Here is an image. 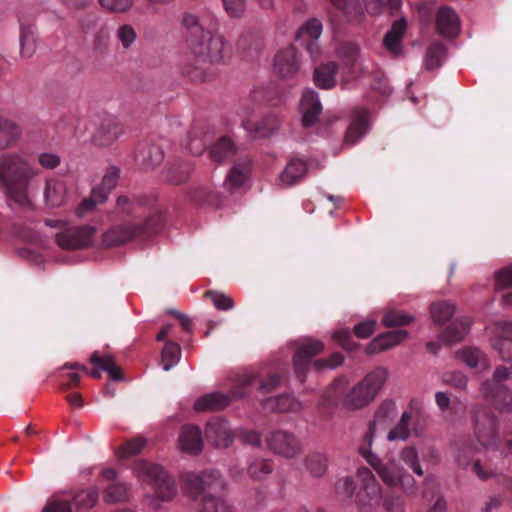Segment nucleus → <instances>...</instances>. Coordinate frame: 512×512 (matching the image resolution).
<instances>
[{
	"instance_id": "f257e3e1",
	"label": "nucleus",
	"mask_w": 512,
	"mask_h": 512,
	"mask_svg": "<svg viewBox=\"0 0 512 512\" xmlns=\"http://www.w3.org/2000/svg\"><path fill=\"white\" fill-rule=\"evenodd\" d=\"M40 170L26 156L17 152L0 155V190L18 204L31 203V190L37 186Z\"/></svg>"
},
{
	"instance_id": "f03ea898",
	"label": "nucleus",
	"mask_w": 512,
	"mask_h": 512,
	"mask_svg": "<svg viewBox=\"0 0 512 512\" xmlns=\"http://www.w3.org/2000/svg\"><path fill=\"white\" fill-rule=\"evenodd\" d=\"M191 59L183 67V73L193 81H204L209 65L220 64L230 53V47L224 37L212 31L200 37L187 39Z\"/></svg>"
},
{
	"instance_id": "7ed1b4c3",
	"label": "nucleus",
	"mask_w": 512,
	"mask_h": 512,
	"mask_svg": "<svg viewBox=\"0 0 512 512\" xmlns=\"http://www.w3.org/2000/svg\"><path fill=\"white\" fill-rule=\"evenodd\" d=\"M134 473L143 482L152 485L153 495H147L145 502L153 510L161 508L163 502L171 501L177 494L174 480L160 466L139 461L134 466Z\"/></svg>"
},
{
	"instance_id": "20e7f679",
	"label": "nucleus",
	"mask_w": 512,
	"mask_h": 512,
	"mask_svg": "<svg viewBox=\"0 0 512 512\" xmlns=\"http://www.w3.org/2000/svg\"><path fill=\"white\" fill-rule=\"evenodd\" d=\"M387 379L388 370L376 367L344 395L343 406L352 411L365 408L375 400Z\"/></svg>"
},
{
	"instance_id": "39448f33",
	"label": "nucleus",
	"mask_w": 512,
	"mask_h": 512,
	"mask_svg": "<svg viewBox=\"0 0 512 512\" xmlns=\"http://www.w3.org/2000/svg\"><path fill=\"white\" fill-rule=\"evenodd\" d=\"M359 453L372 466L385 485L391 488L399 486L406 493L415 491L414 478L394 460L383 462L368 446H361Z\"/></svg>"
},
{
	"instance_id": "423d86ee",
	"label": "nucleus",
	"mask_w": 512,
	"mask_h": 512,
	"mask_svg": "<svg viewBox=\"0 0 512 512\" xmlns=\"http://www.w3.org/2000/svg\"><path fill=\"white\" fill-rule=\"evenodd\" d=\"M159 224V217L153 216L144 224L139 222L118 224L108 229L103 235V244L112 247L124 244L137 237H149Z\"/></svg>"
},
{
	"instance_id": "0eeeda50",
	"label": "nucleus",
	"mask_w": 512,
	"mask_h": 512,
	"mask_svg": "<svg viewBox=\"0 0 512 512\" xmlns=\"http://www.w3.org/2000/svg\"><path fill=\"white\" fill-rule=\"evenodd\" d=\"M183 489L194 498L204 494L223 491L225 481L217 471H204L200 474L185 472L181 475Z\"/></svg>"
},
{
	"instance_id": "6e6552de",
	"label": "nucleus",
	"mask_w": 512,
	"mask_h": 512,
	"mask_svg": "<svg viewBox=\"0 0 512 512\" xmlns=\"http://www.w3.org/2000/svg\"><path fill=\"white\" fill-rule=\"evenodd\" d=\"M473 431L477 441L485 448L500 445L498 421L494 413L486 407H475L472 412Z\"/></svg>"
},
{
	"instance_id": "1a4fd4ad",
	"label": "nucleus",
	"mask_w": 512,
	"mask_h": 512,
	"mask_svg": "<svg viewBox=\"0 0 512 512\" xmlns=\"http://www.w3.org/2000/svg\"><path fill=\"white\" fill-rule=\"evenodd\" d=\"M242 126L246 131L259 137L272 134L279 127V120L274 115L259 117L253 106L244 105L238 112Z\"/></svg>"
},
{
	"instance_id": "9d476101",
	"label": "nucleus",
	"mask_w": 512,
	"mask_h": 512,
	"mask_svg": "<svg viewBox=\"0 0 512 512\" xmlns=\"http://www.w3.org/2000/svg\"><path fill=\"white\" fill-rule=\"evenodd\" d=\"M90 363L95 367V369L88 371L85 366H82L78 363H66L64 364L59 371L70 369V370H82L87 373L91 377L95 379L101 378V370L108 373L111 380H121L123 378L121 369L116 365L115 360L112 355L105 354L100 355L98 351H95L90 356Z\"/></svg>"
},
{
	"instance_id": "9b49d317",
	"label": "nucleus",
	"mask_w": 512,
	"mask_h": 512,
	"mask_svg": "<svg viewBox=\"0 0 512 512\" xmlns=\"http://www.w3.org/2000/svg\"><path fill=\"white\" fill-rule=\"evenodd\" d=\"M266 443L274 454L286 459H293L302 452L300 439L286 430L270 432L266 438Z\"/></svg>"
},
{
	"instance_id": "f8f14e48",
	"label": "nucleus",
	"mask_w": 512,
	"mask_h": 512,
	"mask_svg": "<svg viewBox=\"0 0 512 512\" xmlns=\"http://www.w3.org/2000/svg\"><path fill=\"white\" fill-rule=\"evenodd\" d=\"M94 234L92 226L70 227L56 234V242L63 249H80L93 243Z\"/></svg>"
},
{
	"instance_id": "ddd939ff",
	"label": "nucleus",
	"mask_w": 512,
	"mask_h": 512,
	"mask_svg": "<svg viewBox=\"0 0 512 512\" xmlns=\"http://www.w3.org/2000/svg\"><path fill=\"white\" fill-rule=\"evenodd\" d=\"M357 478L361 483V487L356 492L355 500L360 508H365L380 498L381 486L374 474L367 468L358 469Z\"/></svg>"
},
{
	"instance_id": "4468645a",
	"label": "nucleus",
	"mask_w": 512,
	"mask_h": 512,
	"mask_svg": "<svg viewBox=\"0 0 512 512\" xmlns=\"http://www.w3.org/2000/svg\"><path fill=\"white\" fill-rule=\"evenodd\" d=\"M324 349V345L319 340L306 339L299 346L293 362L297 376L304 381L305 372L310 365V358L320 354Z\"/></svg>"
},
{
	"instance_id": "2eb2a0df",
	"label": "nucleus",
	"mask_w": 512,
	"mask_h": 512,
	"mask_svg": "<svg viewBox=\"0 0 512 512\" xmlns=\"http://www.w3.org/2000/svg\"><path fill=\"white\" fill-rule=\"evenodd\" d=\"M181 28L188 38L200 37L210 31L215 25L216 20L213 17H200L192 12H185L181 18Z\"/></svg>"
},
{
	"instance_id": "dca6fc26",
	"label": "nucleus",
	"mask_w": 512,
	"mask_h": 512,
	"mask_svg": "<svg viewBox=\"0 0 512 512\" xmlns=\"http://www.w3.org/2000/svg\"><path fill=\"white\" fill-rule=\"evenodd\" d=\"M322 33V24L317 19L307 21L297 32V40L306 47L307 51L314 58L320 53L317 40Z\"/></svg>"
},
{
	"instance_id": "f3484780",
	"label": "nucleus",
	"mask_w": 512,
	"mask_h": 512,
	"mask_svg": "<svg viewBox=\"0 0 512 512\" xmlns=\"http://www.w3.org/2000/svg\"><path fill=\"white\" fill-rule=\"evenodd\" d=\"M206 439L216 448H227L233 442V434L228 423L221 419H214L207 424Z\"/></svg>"
},
{
	"instance_id": "a211bd4d",
	"label": "nucleus",
	"mask_w": 512,
	"mask_h": 512,
	"mask_svg": "<svg viewBox=\"0 0 512 512\" xmlns=\"http://www.w3.org/2000/svg\"><path fill=\"white\" fill-rule=\"evenodd\" d=\"M493 347L503 361H512V324L499 322L493 329Z\"/></svg>"
},
{
	"instance_id": "6ab92c4d",
	"label": "nucleus",
	"mask_w": 512,
	"mask_h": 512,
	"mask_svg": "<svg viewBox=\"0 0 512 512\" xmlns=\"http://www.w3.org/2000/svg\"><path fill=\"white\" fill-rule=\"evenodd\" d=\"M409 336L406 330L389 331L375 337L365 349L368 355L377 354L404 342Z\"/></svg>"
},
{
	"instance_id": "aec40b11",
	"label": "nucleus",
	"mask_w": 512,
	"mask_h": 512,
	"mask_svg": "<svg viewBox=\"0 0 512 512\" xmlns=\"http://www.w3.org/2000/svg\"><path fill=\"white\" fill-rule=\"evenodd\" d=\"M436 28L440 35L453 38L460 31V20L457 13L450 7H441L437 12Z\"/></svg>"
},
{
	"instance_id": "412c9836",
	"label": "nucleus",
	"mask_w": 512,
	"mask_h": 512,
	"mask_svg": "<svg viewBox=\"0 0 512 512\" xmlns=\"http://www.w3.org/2000/svg\"><path fill=\"white\" fill-rule=\"evenodd\" d=\"M300 111L304 126L310 127L316 123L322 111V105L319 101L318 94L315 91L307 90L303 93L300 102Z\"/></svg>"
},
{
	"instance_id": "4be33fe9",
	"label": "nucleus",
	"mask_w": 512,
	"mask_h": 512,
	"mask_svg": "<svg viewBox=\"0 0 512 512\" xmlns=\"http://www.w3.org/2000/svg\"><path fill=\"white\" fill-rule=\"evenodd\" d=\"M44 199L49 207H60L64 205L68 199V187L66 182L59 178L48 179L44 187Z\"/></svg>"
},
{
	"instance_id": "5701e85b",
	"label": "nucleus",
	"mask_w": 512,
	"mask_h": 512,
	"mask_svg": "<svg viewBox=\"0 0 512 512\" xmlns=\"http://www.w3.org/2000/svg\"><path fill=\"white\" fill-rule=\"evenodd\" d=\"M275 70L283 78L292 77L299 69L296 49L289 46L275 56Z\"/></svg>"
},
{
	"instance_id": "b1692460",
	"label": "nucleus",
	"mask_w": 512,
	"mask_h": 512,
	"mask_svg": "<svg viewBox=\"0 0 512 512\" xmlns=\"http://www.w3.org/2000/svg\"><path fill=\"white\" fill-rule=\"evenodd\" d=\"M396 407L393 402H383L375 413L374 419L369 423L368 432L364 435L363 446L371 447L376 433V426L388 424L395 415Z\"/></svg>"
},
{
	"instance_id": "393cba45",
	"label": "nucleus",
	"mask_w": 512,
	"mask_h": 512,
	"mask_svg": "<svg viewBox=\"0 0 512 512\" xmlns=\"http://www.w3.org/2000/svg\"><path fill=\"white\" fill-rule=\"evenodd\" d=\"M369 112L364 108L355 109L351 123L347 129L345 142L355 144L368 130Z\"/></svg>"
},
{
	"instance_id": "a878e982",
	"label": "nucleus",
	"mask_w": 512,
	"mask_h": 512,
	"mask_svg": "<svg viewBox=\"0 0 512 512\" xmlns=\"http://www.w3.org/2000/svg\"><path fill=\"white\" fill-rule=\"evenodd\" d=\"M123 133L121 125L116 120L102 122L93 134V142L101 147L114 143Z\"/></svg>"
},
{
	"instance_id": "bb28decb",
	"label": "nucleus",
	"mask_w": 512,
	"mask_h": 512,
	"mask_svg": "<svg viewBox=\"0 0 512 512\" xmlns=\"http://www.w3.org/2000/svg\"><path fill=\"white\" fill-rule=\"evenodd\" d=\"M179 445L182 451L189 454L201 452L203 441L200 429L194 425L184 426L179 437Z\"/></svg>"
},
{
	"instance_id": "cd10ccee",
	"label": "nucleus",
	"mask_w": 512,
	"mask_h": 512,
	"mask_svg": "<svg viewBox=\"0 0 512 512\" xmlns=\"http://www.w3.org/2000/svg\"><path fill=\"white\" fill-rule=\"evenodd\" d=\"M306 173V162L301 159H291L279 176V185L290 187L302 180Z\"/></svg>"
},
{
	"instance_id": "c85d7f7f",
	"label": "nucleus",
	"mask_w": 512,
	"mask_h": 512,
	"mask_svg": "<svg viewBox=\"0 0 512 512\" xmlns=\"http://www.w3.org/2000/svg\"><path fill=\"white\" fill-rule=\"evenodd\" d=\"M21 135L22 129L15 121L0 116V150L13 147Z\"/></svg>"
},
{
	"instance_id": "c756f323",
	"label": "nucleus",
	"mask_w": 512,
	"mask_h": 512,
	"mask_svg": "<svg viewBox=\"0 0 512 512\" xmlns=\"http://www.w3.org/2000/svg\"><path fill=\"white\" fill-rule=\"evenodd\" d=\"M251 172V162L247 158H243L235 163L225 180V186L230 189H237L244 185Z\"/></svg>"
},
{
	"instance_id": "7c9ffc66",
	"label": "nucleus",
	"mask_w": 512,
	"mask_h": 512,
	"mask_svg": "<svg viewBox=\"0 0 512 512\" xmlns=\"http://www.w3.org/2000/svg\"><path fill=\"white\" fill-rule=\"evenodd\" d=\"M406 26L407 24L404 18L395 21L383 39L384 47L393 55L397 56L402 51V38L404 36Z\"/></svg>"
},
{
	"instance_id": "2f4dec72",
	"label": "nucleus",
	"mask_w": 512,
	"mask_h": 512,
	"mask_svg": "<svg viewBox=\"0 0 512 512\" xmlns=\"http://www.w3.org/2000/svg\"><path fill=\"white\" fill-rule=\"evenodd\" d=\"M338 65L335 62L321 64L315 68L313 80L320 89H332L336 86Z\"/></svg>"
},
{
	"instance_id": "473e14b6",
	"label": "nucleus",
	"mask_w": 512,
	"mask_h": 512,
	"mask_svg": "<svg viewBox=\"0 0 512 512\" xmlns=\"http://www.w3.org/2000/svg\"><path fill=\"white\" fill-rule=\"evenodd\" d=\"M230 404L228 395L213 392L200 397L194 403V409L198 412H213L226 408Z\"/></svg>"
},
{
	"instance_id": "72a5a7b5",
	"label": "nucleus",
	"mask_w": 512,
	"mask_h": 512,
	"mask_svg": "<svg viewBox=\"0 0 512 512\" xmlns=\"http://www.w3.org/2000/svg\"><path fill=\"white\" fill-rule=\"evenodd\" d=\"M198 512H233L232 506L221 495L204 494L198 504Z\"/></svg>"
},
{
	"instance_id": "f704fd0d",
	"label": "nucleus",
	"mask_w": 512,
	"mask_h": 512,
	"mask_svg": "<svg viewBox=\"0 0 512 512\" xmlns=\"http://www.w3.org/2000/svg\"><path fill=\"white\" fill-rule=\"evenodd\" d=\"M262 406L270 412H291L302 408L301 403L289 395L266 399L262 402Z\"/></svg>"
},
{
	"instance_id": "c9c22d12",
	"label": "nucleus",
	"mask_w": 512,
	"mask_h": 512,
	"mask_svg": "<svg viewBox=\"0 0 512 512\" xmlns=\"http://www.w3.org/2000/svg\"><path fill=\"white\" fill-rule=\"evenodd\" d=\"M303 465L310 476L321 478L328 470V459L321 452H312L304 457Z\"/></svg>"
},
{
	"instance_id": "e433bc0d",
	"label": "nucleus",
	"mask_w": 512,
	"mask_h": 512,
	"mask_svg": "<svg viewBox=\"0 0 512 512\" xmlns=\"http://www.w3.org/2000/svg\"><path fill=\"white\" fill-rule=\"evenodd\" d=\"M192 170L193 165L190 162L175 160L167 168L165 179L172 184H181L188 180Z\"/></svg>"
},
{
	"instance_id": "4c0bfd02",
	"label": "nucleus",
	"mask_w": 512,
	"mask_h": 512,
	"mask_svg": "<svg viewBox=\"0 0 512 512\" xmlns=\"http://www.w3.org/2000/svg\"><path fill=\"white\" fill-rule=\"evenodd\" d=\"M457 357L470 368L487 369L489 364L486 355L475 347H465L457 352Z\"/></svg>"
},
{
	"instance_id": "58836bf2",
	"label": "nucleus",
	"mask_w": 512,
	"mask_h": 512,
	"mask_svg": "<svg viewBox=\"0 0 512 512\" xmlns=\"http://www.w3.org/2000/svg\"><path fill=\"white\" fill-rule=\"evenodd\" d=\"M470 325L471 322L468 319L453 322L440 335L441 341L452 344L463 340L469 332Z\"/></svg>"
},
{
	"instance_id": "ea45409f",
	"label": "nucleus",
	"mask_w": 512,
	"mask_h": 512,
	"mask_svg": "<svg viewBox=\"0 0 512 512\" xmlns=\"http://www.w3.org/2000/svg\"><path fill=\"white\" fill-rule=\"evenodd\" d=\"M98 498V490L91 487L77 491L70 500L77 511H86L96 505Z\"/></svg>"
},
{
	"instance_id": "a19ab883",
	"label": "nucleus",
	"mask_w": 512,
	"mask_h": 512,
	"mask_svg": "<svg viewBox=\"0 0 512 512\" xmlns=\"http://www.w3.org/2000/svg\"><path fill=\"white\" fill-rule=\"evenodd\" d=\"M137 159L147 168H153L163 160V152L156 145L145 144L139 148Z\"/></svg>"
},
{
	"instance_id": "79ce46f5",
	"label": "nucleus",
	"mask_w": 512,
	"mask_h": 512,
	"mask_svg": "<svg viewBox=\"0 0 512 512\" xmlns=\"http://www.w3.org/2000/svg\"><path fill=\"white\" fill-rule=\"evenodd\" d=\"M181 358V348L173 341H166L161 351V364L165 371L178 364Z\"/></svg>"
},
{
	"instance_id": "37998d69",
	"label": "nucleus",
	"mask_w": 512,
	"mask_h": 512,
	"mask_svg": "<svg viewBox=\"0 0 512 512\" xmlns=\"http://www.w3.org/2000/svg\"><path fill=\"white\" fill-rule=\"evenodd\" d=\"M235 154L233 142L226 137L220 138L211 148L210 156L215 162H222Z\"/></svg>"
},
{
	"instance_id": "c03bdc74",
	"label": "nucleus",
	"mask_w": 512,
	"mask_h": 512,
	"mask_svg": "<svg viewBox=\"0 0 512 512\" xmlns=\"http://www.w3.org/2000/svg\"><path fill=\"white\" fill-rule=\"evenodd\" d=\"M272 471L273 462L269 459H255L247 467V473L254 481L264 480Z\"/></svg>"
},
{
	"instance_id": "a18cd8bd",
	"label": "nucleus",
	"mask_w": 512,
	"mask_h": 512,
	"mask_svg": "<svg viewBox=\"0 0 512 512\" xmlns=\"http://www.w3.org/2000/svg\"><path fill=\"white\" fill-rule=\"evenodd\" d=\"M414 321V316L402 310L387 309L384 312L382 323L386 327L406 326Z\"/></svg>"
},
{
	"instance_id": "49530a36",
	"label": "nucleus",
	"mask_w": 512,
	"mask_h": 512,
	"mask_svg": "<svg viewBox=\"0 0 512 512\" xmlns=\"http://www.w3.org/2000/svg\"><path fill=\"white\" fill-rule=\"evenodd\" d=\"M455 309L453 303L441 300L431 304L430 313L435 323L442 324L454 315Z\"/></svg>"
},
{
	"instance_id": "de8ad7c7",
	"label": "nucleus",
	"mask_w": 512,
	"mask_h": 512,
	"mask_svg": "<svg viewBox=\"0 0 512 512\" xmlns=\"http://www.w3.org/2000/svg\"><path fill=\"white\" fill-rule=\"evenodd\" d=\"M129 497L130 487L126 483L122 482L108 486L103 493V499L108 503L126 501Z\"/></svg>"
},
{
	"instance_id": "09e8293b",
	"label": "nucleus",
	"mask_w": 512,
	"mask_h": 512,
	"mask_svg": "<svg viewBox=\"0 0 512 512\" xmlns=\"http://www.w3.org/2000/svg\"><path fill=\"white\" fill-rule=\"evenodd\" d=\"M21 55L30 58L36 51L37 39L32 27H22L20 34Z\"/></svg>"
},
{
	"instance_id": "8fccbe9b",
	"label": "nucleus",
	"mask_w": 512,
	"mask_h": 512,
	"mask_svg": "<svg viewBox=\"0 0 512 512\" xmlns=\"http://www.w3.org/2000/svg\"><path fill=\"white\" fill-rule=\"evenodd\" d=\"M411 421V414L409 412H403L399 422L396 426L390 430L387 435L388 441L401 440L405 441L410 436L409 425Z\"/></svg>"
},
{
	"instance_id": "3c124183",
	"label": "nucleus",
	"mask_w": 512,
	"mask_h": 512,
	"mask_svg": "<svg viewBox=\"0 0 512 512\" xmlns=\"http://www.w3.org/2000/svg\"><path fill=\"white\" fill-rule=\"evenodd\" d=\"M446 56V48L441 43L431 44L426 52L425 65L428 69H434L441 66Z\"/></svg>"
},
{
	"instance_id": "603ef678",
	"label": "nucleus",
	"mask_w": 512,
	"mask_h": 512,
	"mask_svg": "<svg viewBox=\"0 0 512 512\" xmlns=\"http://www.w3.org/2000/svg\"><path fill=\"white\" fill-rule=\"evenodd\" d=\"M209 141L210 135L207 132L203 133L194 127L189 133L188 149L192 154L199 155L204 151Z\"/></svg>"
},
{
	"instance_id": "864d4df0",
	"label": "nucleus",
	"mask_w": 512,
	"mask_h": 512,
	"mask_svg": "<svg viewBox=\"0 0 512 512\" xmlns=\"http://www.w3.org/2000/svg\"><path fill=\"white\" fill-rule=\"evenodd\" d=\"M41 512H73L70 498L54 494L45 503Z\"/></svg>"
},
{
	"instance_id": "5fc2aeb1",
	"label": "nucleus",
	"mask_w": 512,
	"mask_h": 512,
	"mask_svg": "<svg viewBox=\"0 0 512 512\" xmlns=\"http://www.w3.org/2000/svg\"><path fill=\"white\" fill-rule=\"evenodd\" d=\"M101 189H93L91 195L81 202L76 209V213L79 217L85 216L87 213L93 211L98 204H102L106 201V195L100 194Z\"/></svg>"
},
{
	"instance_id": "6e6d98bb",
	"label": "nucleus",
	"mask_w": 512,
	"mask_h": 512,
	"mask_svg": "<svg viewBox=\"0 0 512 512\" xmlns=\"http://www.w3.org/2000/svg\"><path fill=\"white\" fill-rule=\"evenodd\" d=\"M400 460L410 467L415 474L423 476L424 471L419 463L418 452L415 447H404L399 454Z\"/></svg>"
},
{
	"instance_id": "4d7b16f0",
	"label": "nucleus",
	"mask_w": 512,
	"mask_h": 512,
	"mask_svg": "<svg viewBox=\"0 0 512 512\" xmlns=\"http://www.w3.org/2000/svg\"><path fill=\"white\" fill-rule=\"evenodd\" d=\"M98 3L108 12L122 14L133 7L134 0H98Z\"/></svg>"
},
{
	"instance_id": "13d9d810",
	"label": "nucleus",
	"mask_w": 512,
	"mask_h": 512,
	"mask_svg": "<svg viewBox=\"0 0 512 512\" xmlns=\"http://www.w3.org/2000/svg\"><path fill=\"white\" fill-rule=\"evenodd\" d=\"M337 55L347 65H353L359 59L360 49L354 43H343L338 47Z\"/></svg>"
},
{
	"instance_id": "bf43d9fd",
	"label": "nucleus",
	"mask_w": 512,
	"mask_h": 512,
	"mask_svg": "<svg viewBox=\"0 0 512 512\" xmlns=\"http://www.w3.org/2000/svg\"><path fill=\"white\" fill-rule=\"evenodd\" d=\"M119 179V169L111 167L107 170L102 178L101 184L96 189H101L100 194H105L106 199L108 194L116 187Z\"/></svg>"
},
{
	"instance_id": "052dcab7",
	"label": "nucleus",
	"mask_w": 512,
	"mask_h": 512,
	"mask_svg": "<svg viewBox=\"0 0 512 512\" xmlns=\"http://www.w3.org/2000/svg\"><path fill=\"white\" fill-rule=\"evenodd\" d=\"M205 296L209 298L218 310H230L234 307V302L228 295L218 291H207Z\"/></svg>"
},
{
	"instance_id": "680f3d73",
	"label": "nucleus",
	"mask_w": 512,
	"mask_h": 512,
	"mask_svg": "<svg viewBox=\"0 0 512 512\" xmlns=\"http://www.w3.org/2000/svg\"><path fill=\"white\" fill-rule=\"evenodd\" d=\"M472 470L477 475V477L483 481L493 478L497 475L496 468L487 461H474L472 464Z\"/></svg>"
},
{
	"instance_id": "e2e57ef3",
	"label": "nucleus",
	"mask_w": 512,
	"mask_h": 512,
	"mask_svg": "<svg viewBox=\"0 0 512 512\" xmlns=\"http://www.w3.org/2000/svg\"><path fill=\"white\" fill-rule=\"evenodd\" d=\"M341 9L349 21H355L362 15V9L358 0H341L340 6H336Z\"/></svg>"
},
{
	"instance_id": "0e129e2a",
	"label": "nucleus",
	"mask_w": 512,
	"mask_h": 512,
	"mask_svg": "<svg viewBox=\"0 0 512 512\" xmlns=\"http://www.w3.org/2000/svg\"><path fill=\"white\" fill-rule=\"evenodd\" d=\"M117 38L124 48H129L136 40L135 29L129 24H123L117 29Z\"/></svg>"
},
{
	"instance_id": "69168bd1",
	"label": "nucleus",
	"mask_w": 512,
	"mask_h": 512,
	"mask_svg": "<svg viewBox=\"0 0 512 512\" xmlns=\"http://www.w3.org/2000/svg\"><path fill=\"white\" fill-rule=\"evenodd\" d=\"M443 382L457 390H465L467 388L468 378L461 372H450L443 376Z\"/></svg>"
},
{
	"instance_id": "338daca9",
	"label": "nucleus",
	"mask_w": 512,
	"mask_h": 512,
	"mask_svg": "<svg viewBox=\"0 0 512 512\" xmlns=\"http://www.w3.org/2000/svg\"><path fill=\"white\" fill-rule=\"evenodd\" d=\"M344 357L341 353H333L328 359H319L313 362V366L316 370L320 371L323 369H334L339 367L343 363Z\"/></svg>"
},
{
	"instance_id": "774afa93",
	"label": "nucleus",
	"mask_w": 512,
	"mask_h": 512,
	"mask_svg": "<svg viewBox=\"0 0 512 512\" xmlns=\"http://www.w3.org/2000/svg\"><path fill=\"white\" fill-rule=\"evenodd\" d=\"M227 14L234 18L243 16L246 10V0H222Z\"/></svg>"
}]
</instances>
